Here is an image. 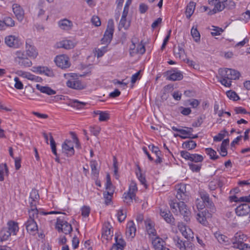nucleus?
I'll return each mask as SVG.
<instances>
[{
	"mask_svg": "<svg viewBox=\"0 0 250 250\" xmlns=\"http://www.w3.org/2000/svg\"><path fill=\"white\" fill-rule=\"evenodd\" d=\"M219 75L220 78L219 82L221 84L226 87H230L231 85V80L238 79L240 73L235 69L225 68L219 70Z\"/></svg>",
	"mask_w": 250,
	"mask_h": 250,
	"instance_id": "nucleus-1",
	"label": "nucleus"
},
{
	"mask_svg": "<svg viewBox=\"0 0 250 250\" xmlns=\"http://www.w3.org/2000/svg\"><path fill=\"white\" fill-rule=\"evenodd\" d=\"M248 239L247 236L241 232L236 233L230 239V243L233 244V248L240 250H250V245L246 244L244 242Z\"/></svg>",
	"mask_w": 250,
	"mask_h": 250,
	"instance_id": "nucleus-2",
	"label": "nucleus"
},
{
	"mask_svg": "<svg viewBox=\"0 0 250 250\" xmlns=\"http://www.w3.org/2000/svg\"><path fill=\"white\" fill-rule=\"evenodd\" d=\"M14 61L17 64L22 67H28L32 65V62L26 57L24 52L21 51L16 52Z\"/></svg>",
	"mask_w": 250,
	"mask_h": 250,
	"instance_id": "nucleus-3",
	"label": "nucleus"
},
{
	"mask_svg": "<svg viewBox=\"0 0 250 250\" xmlns=\"http://www.w3.org/2000/svg\"><path fill=\"white\" fill-rule=\"evenodd\" d=\"M114 22L112 19H109L108 21L106 30L104 34L103 38L101 39L102 44L108 45L112 40L114 32Z\"/></svg>",
	"mask_w": 250,
	"mask_h": 250,
	"instance_id": "nucleus-4",
	"label": "nucleus"
},
{
	"mask_svg": "<svg viewBox=\"0 0 250 250\" xmlns=\"http://www.w3.org/2000/svg\"><path fill=\"white\" fill-rule=\"evenodd\" d=\"M56 227L59 231H62L65 234L70 233L72 230V226L70 224L60 218L57 219Z\"/></svg>",
	"mask_w": 250,
	"mask_h": 250,
	"instance_id": "nucleus-5",
	"label": "nucleus"
},
{
	"mask_svg": "<svg viewBox=\"0 0 250 250\" xmlns=\"http://www.w3.org/2000/svg\"><path fill=\"white\" fill-rule=\"evenodd\" d=\"M62 152L66 155L67 156L70 157L74 154V146L71 140H65L62 144Z\"/></svg>",
	"mask_w": 250,
	"mask_h": 250,
	"instance_id": "nucleus-6",
	"label": "nucleus"
},
{
	"mask_svg": "<svg viewBox=\"0 0 250 250\" xmlns=\"http://www.w3.org/2000/svg\"><path fill=\"white\" fill-rule=\"evenodd\" d=\"M55 62L56 65L62 69L67 68L70 66L69 58L65 55L57 56Z\"/></svg>",
	"mask_w": 250,
	"mask_h": 250,
	"instance_id": "nucleus-7",
	"label": "nucleus"
},
{
	"mask_svg": "<svg viewBox=\"0 0 250 250\" xmlns=\"http://www.w3.org/2000/svg\"><path fill=\"white\" fill-rule=\"evenodd\" d=\"M177 194L176 197L179 200L186 201L188 199V193L186 191V185L180 184L177 186Z\"/></svg>",
	"mask_w": 250,
	"mask_h": 250,
	"instance_id": "nucleus-8",
	"label": "nucleus"
},
{
	"mask_svg": "<svg viewBox=\"0 0 250 250\" xmlns=\"http://www.w3.org/2000/svg\"><path fill=\"white\" fill-rule=\"evenodd\" d=\"M66 85L69 88L76 90L83 89L86 87L85 84L78 79H74L67 81Z\"/></svg>",
	"mask_w": 250,
	"mask_h": 250,
	"instance_id": "nucleus-9",
	"label": "nucleus"
},
{
	"mask_svg": "<svg viewBox=\"0 0 250 250\" xmlns=\"http://www.w3.org/2000/svg\"><path fill=\"white\" fill-rule=\"evenodd\" d=\"M26 55L29 57L35 59L38 56V53L35 47L32 44L31 41L28 40L26 42Z\"/></svg>",
	"mask_w": 250,
	"mask_h": 250,
	"instance_id": "nucleus-10",
	"label": "nucleus"
},
{
	"mask_svg": "<svg viewBox=\"0 0 250 250\" xmlns=\"http://www.w3.org/2000/svg\"><path fill=\"white\" fill-rule=\"evenodd\" d=\"M166 73L167 75H168V76L167 78V79L169 81H180L183 78V75L181 72L176 71L174 69L167 71Z\"/></svg>",
	"mask_w": 250,
	"mask_h": 250,
	"instance_id": "nucleus-11",
	"label": "nucleus"
},
{
	"mask_svg": "<svg viewBox=\"0 0 250 250\" xmlns=\"http://www.w3.org/2000/svg\"><path fill=\"white\" fill-rule=\"evenodd\" d=\"M179 210L183 216L185 221L188 222L190 220V212L183 201L179 203Z\"/></svg>",
	"mask_w": 250,
	"mask_h": 250,
	"instance_id": "nucleus-12",
	"label": "nucleus"
},
{
	"mask_svg": "<svg viewBox=\"0 0 250 250\" xmlns=\"http://www.w3.org/2000/svg\"><path fill=\"white\" fill-rule=\"evenodd\" d=\"M235 212L238 216H245L250 213V206L248 204H242L235 208Z\"/></svg>",
	"mask_w": 250,
	"mask_h": 250,
	"instance_id": "nucleus-13",
	"label": "nucleus"
},
{
	"mask_svg": "<svg viewBox=\"0 0 250 250\" xmlns=\"http://www.w3.org/2000/svg\"><path fill=\"white\" fill-rule=\"evenodd\" d=\"M208 3L211 6H213L212 9L214 13L223 11L225 8V3H222L220 0H208Z\"/></svg>",
	"mask_w": 250,
	"mask_h": 250,
	"instance_id": "nucleus-14",
	"label": "nucleus"
},
{
	"mask_svg": "<svg viewBox=\"0 0 250 250\" xmlns=\"http://www.w3.org/2000/svg\"><path fill=\"white\" fill-rule=\"evenodd\" d=\"M12 9L17 20L20 21H21L24 18V15L23 9L20 5L15 3L12 6Z\"/></svg>",
	"mask_w": 250,
	"mask_h": 250,
	"instance_id": "nucleus-15",
	"label": "nucleus"
},
{
	"mask_svg": "<svg viewBox=\"0 0 250 250\" xmlns=\"http://www.w3.org/2000/svg\"><path fill=\"white\" fill-rule=\"evenodd\" d=\"M5 43L9 47L17 48L19 46V40L15 36L10 35L5 39Z\"/></svg>",
	"mask_w": 250,
	"mask_h": 250,
	"instance_id": "nucleus-16",
	"label": "nucleus"
},
{
	"mask_svg": "<svg viewBox=\"0 0 250 250\" xmlns=\"http://www.w3.org/2000/svg\"><path fill=\"white\" fill-rule=\"evenodd\" d=\"M200 197L202 200V202L204 203L205 206L210 209H213L214 205L213 202L210 199L209 195L206 192L201 191L200 192Z\"/></svg>",
	"mask_w": 250,
	"mask_h": 250,
	"instance_id": "nucleus-17",
	"label": "nucleus"
},
{
	"mask_svg": "<svg viewBox=\"0 0 250 250\" xmlns=\"http://www.w3.org/2000/svg\"><path fill=\"white\" fill-rule=\"evenodd\" d=\"M210 217L211 214L209 213L208 211L205 210L203 211L199 212L197 214L196 218L200 223L206 225L207 223V218Z\"/></svg>",
	"mask_w": 250,
	"mask_h": 250,
	"instance_id": "nucleus-18",
	"label": "nucleus"
},
{
	"mask_svg": "<svg viewBox=\"0 0 250 250\" xmlns=\"http://www.w3.org/2000/svg\"><path fill=\"white\" fill-rule=\"evenodd\" d=\"M160 214L167 223L172 225L174 224L175 219L168 210H162L161 209Z\"/></svg>",
	"mask_w": 250,
	"mask_h": 250,
	"instance_id": "nucleus-19",
	"label": "nucleus"
},
{
	"mask_svg": "<svg viewBox=\"0 0 250 250\" xmlns=\"http://www.w3.org/2000/svg\"><path fill=\"white\" fill-rule=\"evenodd\" d=\"M25 226L27 231L29 233H35L38 230V226L35 220L28 219Z\"/></svg>",
	"mask_w": 250,
	"mask_h": 250,
	"instance_id": "nucleus-20",
	"label": "nucleus"
},
{
	"mask_svg": "<svg viewBox=\"0 0 250 250\" xmlns=\"http://www.w3.org/2000/svg\"><path fill=\"white\" fill-rule=\"evenodd\" d=\"M151 240L153 248L155 250H162L165 243L162 238L159 236H156L154 238H152Z\"/></svg>",
	"mask_w": 250,
	"mask_h": 250,
	"instance_id": "nucleus-21",
	"label": "nucleus"
},
{
	"mask_svg": "<svg viewBox=\"0 0 250 250\" xmlns=\"http://www.w3.org/2000/svg\"><path fill=\"white\" fill-rule=\"evenodd\" d=\"M136 227L132 221H129L126 225V235L133 238L135 234Z\"/></svg>",
	"mask_w": 250,
	"mask_h": 250,
	"instance_id": "nucleus-22",
	"label": "nucleus"
},
{
	"mask_svg": "<svg viewBox=\"0 0 250 250\" xmlns=\"http://www.w3.org/2000/svg\"><path fill=\"white\" fill-rule=\"evenodd\" d=\"M215 237L220 244L228 245L230 244V239L227 236L221 234L219 232H216L214 234Z\"/></svg>",
	"mask_w": 250,
	"mask_h": 250,
	"instance_id": "nucleus-23",
	"label": "nucleus"
},
{
	"mask_svg": "<svg viewBox=\"0 0 250 250\" xmlns=\"http://www.w3.org/2000/svg\"><path fill=\"white\" fill-rule=\"evenodd\" d=\"M58 48H63L65 49H70L74 47L75 44L71 40H64L57 43Z\"/></svg>",
	"mask_w": 250,
	"mask_h": 250,
	"instance_id": "nucleus-24",
	"label": "nucleus"
},
{
	"mask_svg": "<svg viewBox=\"0 0 250 250\" xmlns=\"http://www.w3.org/2000/svg\"><path fill=\"white\" fill-rule=\"evenodd\" d=\"M58 25L61 29L65 30H69L71 29L73 26V23L71 21L66 19H64L58 22Z\"/></svg>",
	"mask_w": 250,
	"mask_h": 250,
	"instance_id": "nucleus-25",
	"label": "nucleus"
},
{
	"mask_svg": "<svg viewBox=\"0 0 250 250\" xmlns=\"http://www.w3.org/2000/svg\"><path fill=\"white\" fill-rule=\"evenodd\" d=\"M36 88L42 93L46 94L48 95H54L56 93V91L51 89L49 86H44L37 84L36 85Z\"/></svg>",
	"mask_w": 250,
	"mask_h": 250,
	"instance_id": "nucleus-26",
	"label": "nucleus"
},
{
	"mask_svg": "<svg viewBox=\"0 0 250 250\" xmlns=\"http://www.w3.org/2000/svg\"><path fill=\"white\" fill-rule=\"evenodd\" d=\"M174 53L176 57H179L180 59L186 61L185 50L182 46L178 45L177 47H174Z\"/></svg>",
	"mask_w": 250,
	"mask_h": 250,
	"instance_id": "nucleus-27",
	"label": "nucleus"
},
{
	"mask_svg": "<svg viewBox=\"0 0 250 250\" xmlns=\"http://www.w3.org/2000/svg\"><path fill=\"white\" fill-rule=\"evenodd\" d=\"M130 25V21H126V16H124H124L122 15L118 26L119 30H121L123 28L127 30Z\"/></svg>",
	"mask_w": 250,
	"mask_h": 250,
	"instance_id": "nucleus-28",
	"label": "nucleus"
},
{
	"mask_svg": "<svg viewBox=\"0 0 250 250\" xmlns=\"http://www.w3.org/2000/svg\"><path fill=\"white\" fill-rule=\"evenodd\" d=\"M8 227L6 228L8 229V231L13 233V235H16L17 231L19 230V227L17 223L14 221H9L7 223Z\"/></svg>",
	"mask_w": 250,
	"mask_h": 250,
	"instance_id": "nucleus-29",
	"label": "nucleus"
},
{
	"mask_svg": "<svg viewBox=\"0 0 250 250\" xmlns=\"http://www.w3.org/2000/svg\"><path fill=\"white\" fill-rule=\"evenodd\" d=\"M196 6V3L193 1H190L187 6L186 10V17L188 19H189L192 15L193 14L195 8Z\"/></svg>",
	"mask_w": 250,
	"mask_h": 250,
	"instance_id": "nucleus-30",
	"label": "nucleus"
},
{
	"mask_svg": "<svg viewBox=\"0 0 250 250\" xmlns=\"http://www.w3.org/2000/svg\"><path fill=\"white\" fill-rule=\"evenodd\" d=\"M173 240L175 246L180 250H186V242L181 240L179 236H174Z\"/></svg>",
	"mask_w": 250,
	"mask_h": 250,
	"instance_id": "nucleus-31",
	"label": "nucleus"
},
{
	"mask_svg": "<svg viewBox=\"0 0 250 250\" xmlns=\"http://www.w3.org/2000/svg\"><path fill=\"white\" fill-rule=\"evenodd\" d=\"M229 139H226L223 141L221 145L220 150L221 151L220 154L222 157H225L227 155V146L229 145Z\"/></svg>",
	"mask_w": 250,
	"mask_h": 250,
	"instance_id": "nucleus-32",
	"label": "nucleus"
},
{
	"mask_svg": "<svg viewBox=\"0 0 250 250\" xmlns=\"http://www.w3.org/2000/svg\"><path fill=\"white\" fill-rule=\"evenodd\" d=\"M8 174V169L6 164L0 165V181L4 180V176H7Z\"/></svg>",
	"mask_w": 250,
	"mask_h": 250,
	"instance_id": "nucleus-33",
	"label": "nucleus"
},
{
	"mask_svg": "<svg viewBox=\"0 0 250 250\" xmlns=\"http://www.w3.org/2000/svg\"><path fill=\"white\" fill-rule=\"evenodd\" d=\"M138 171H136V174L138 177L139 180L140 181L141 184L144 185L145 188H147V184L145 178V176L141 173V170L140 167L138 165L137 166Z\"/></svg>",
	"mask_w": 250,
	"mask_h": 250,
	"instance_id": "nucleus-34",
	"label": "nucleus"
},
{
	"mask_svg": "<svg viewBox=\"0 0 250 250\" xmlns=\"http://www.w3.org/2000/svg\"><path fill=\"white\" fill-rule=\"evenodd\" d=\"M146 230L148 234L149 235V238L152 239V238H154L157 235V232L155 229L152 227V225L148 223L146 226Z\"/></svg>",
	"mask_w": 250,
	"mask_h": 250,
	"instance_id": "nucleus-35",
	"label": "nucleus"
},
{
	"mask_svg": "<svg viewBox=\"0 0 250 250\" xmlns=\"http://www.w3.org/2000/svg\"><path fill=\"white\" fill-rule=\"evenodd\" d=\"M86 104V103L80 102L77 100H73L70 102L68 105L77 108V109H81Z\"/></svg>",
	"mask_w": 250,
	"mask_h": 250,
	"instance_id": "nucleus-36",
	"label": "nucleus"
},
{
	"mask_svg": "<svg viewBox=\"0 0 250 250\" xmlns=\"http://www.w3.org/2000/svg\"><path fill=\"white\" fill-rule=\"evenodd\" d=\"M6 228H3L0 231V242L6 240L11 235V232H9Z\"/></svg>",
	"mask_w": 250,
	"mask_h": 250,
	"instance_id": "nucleus-37",
	"label": "nucleus"
},
{
	"mask_svg": "<svg viewBox=\"0 0 250 250\" xmlns=\"http://www.w3.org/2000/svg\"><path fill=\"white\" fill-rule=\"evenodd\" d=\"M206 153L209 156L210 159L211 160H217L219 156L217 155L216 152L211 148H207L205 149Z\"/></svg>",
	"mask_w": 250,
	"mask_h": 250,
	"instance_id": "nucleus-38",
	"label": "nucleus"
},
{
	"mask_svg": "<svg viewBox=\"0 0 250 250\" xmlns=\"http://www.w3.org/2000/svg\"><path fill=\"white\" fill-rule=\"evenodd\" d=\"M228 131L224 129L218 134L217 135L213 137V141L215 142H219L222 141L226 136H228Z\"/></svg>",
	"mask_w": 250,
	"mask_h": 250,
	"instance_id": "nucleus-39",
	"label": "nucleus"
},
{
	"mask_svg": "<svg viewBox=\"0 0 250 250\" xmlns=\"http://www.w3.org/2000/svg\"><path fill=\"white\" fill-rule=\"evenodd\" d=\"M197 145L195 141L192 140H189L186 141L183 144V146L188 150H192L194 149Z\"/></svg>",
	"mask_w": 250,
	"mask_h": 250,
	"instance_id": "nucleus-40",
	"label": "nucleus"
},
{
	"mask_svg": "<svg viewBox=\"0 0 250 250\" xmlns=\"http://www.w3.org/2000/svg\"><path fill=\"white\" fill-rule=\"evenodd\" d=\"M191 35L194 39L195 42H198L200 40V34L198 31L197 27L193 26L191 29Z\"/></svg>",
	"mask_w": 250,
	"mask_h": 250,
	"instance_id": "nucleus-41",
	"label": "nucleus"
},
{
	"mask_svg": "<svg viewBox=\"0 0 250 250\" xmlns=\"http://www.w3.org/2000/svg\"><path fill=\"white\" fill-rule=\"evenodd\" d=\"M97 163L93 160L90 162L92 174L97 177L99 175V170L97 169Z\"/></svg>",
	"mask_w": 250,
	"mask_h": 250,
	"instance_id": "nucleus-42",
	"label": "nucleus"
},
{
	"mask_svg": "<svg viewBox=\"0 0 250 250\" xmlns=\"http://www.w3.org/2000/svg\"><path fill=\"white\" fill-rule=\"evenodd\" d=\"M28 212L29 216V219L35 220V218L38 217L39 212L37 208H34V209H30Z\"/></svg>",
	"mask_w": 250,
	"mask_h": 250,
	"instance_id": "nucleus-43",
	"label": "nucleus"
},
{
	"mask_svg": "<svg viewBox=\"0 0 250 250\" xmlns=\"http://www.w3.org/2000/svg\"><path fill=\"white\" fill-rule=\"evenodd\" d=\"M40 74H44L48 77H52L54 76L53 71L47 67L42 66Z\"/></svg>",
	"mask_w": 250,
	"mask_h": 250,
	"instance_id": "nucleus-44",
	"label": "nucleus"
},
{
	"mask_svg": "<svg viewBox=\"0 0 250 250\" xmlns=\"http://www.w3.org/2000/svg\"><path fill=\"white\" fill-rule=\"evenodd\" d=\"M182 235L188 240H192L194 238L193 233L191 230L188 228L182 233Z\"/></svg>",
	"mask_w": 250,
	"mask_h": 250,
	"instance_id": "nucleus-45",
	"label": "nucleus"
},
{
	"mask_svg": "<svg viewBox=\"0 0 250 250\" xmlns=\"http://www.w3.org/2000/svg\"><path fill=\"white\" fill-rule=\"evenodd\" d=\"M204 160L203 157L199 154H192L190 157V161L195 163L202 162Z\"/></svg>",
	"mask_w": 250,
	"mask_h": 250,
	"instance_id": "nucleus-46",
	"label": "nucleus"
},
{
	"mask_svg": "<svg viewBox=\"0 0 250 250\" xmlns=\"http://www.w3.org/2000/svg\"><path fill=\"white\" fill-rule=\"evenodd\" d=\"M135 197V195L133 193L127 192V193H125L124 194V202L127 204H129L132 202V199Z\"/></svg>",
	"mask_w": 250,
	"mask_h": 250,
	"instance_id": "nucleus-47",
	"label": "nucleus"
},
{
	"mask_svg": "<svg viewBox=\"0 0 250 250\" xmlns=\"http://www.w3.org/2000/svg\"><path fill=\"white\" fill-rule=\"evenodd\" d=\"M50 136V146L52 149V151L53 153L57 156V149H56V143L54 140L53 136H52L51 133H49Z\"/></svg>",
	"mask_w": 250,
	"mask_h": 250,
	"instance_id": "nucleus-48",
	"label": "nucleus"
},
{
	"mask_svg": "<svg viewBox=\"0 0 250 250\" xmlns=\"http://www.w3.org/2000/svg\"><path fill=\"white\" fill-rule=\"evenodd\" d=\"M226 94L229 99L233 100V101H237L239 99V96L234 91L229 90L227 92Z\"/></svg>",
	"mask_w": 250,
	"mask_h": 250,
	"instance_id": "nucleus-49",
	"label": "nucleus"
},
{
	"mask_svg": "<svg viewBox=\"0 0 250 250\" xmlns=\"http://www.w3.org/2000/svg\"><path fill=\"white\" fill-rule=\"evenodd\" d=\"M115 243L114 244L123 249L125 245L124 240L119 236H115Z\"/></svg>",
	"mask_w": 250,
	"mask_h": 250,
	"instance_id": "nucleus-50",
	"label": "nucleus"
},
{
	"mask_svg": "<svg viewBox=\"0 0 250 250\" xmlns=\"http://www.w3.org/2000/svg\"><path fill=\"white\" fill-rule=\"evenodd\" d=\"M107 46H103L101 49L98 48L95 49V55L98 58L102 57L104 54L107 51Z\"/></svg>",
	"mask_w": 250,
	"mask_h": 250,
	"instance_id": "nucleus-51",
	"label": "nucleus"
},
{
	"mask_svg": "<svg viewBox=\"0 0 250 250\" xmlns=\"http://www.w3.org/2000/svg\"><path fill=\"white\" fill-rule=\"evenodd\" d=\"M4 24L7 26L12 27L15 25V21L13 19L9 17H5L3 20Z\"/></svg>",
	"mask_w": 250,
	"mask_h": 250,
	"instance_id": "nucleus-52",
	"label": "nucleus"
},
{
	"mask_svg": "<svg viewBox=\"0 0 250 250\" xmlns=\"http://www.w3.org/2000/svg\"><path fill=\"white\" fill-rule=\"evenodd\" d=\"M30 198L32 201H36L39 198L38 191L36 189H32L30 192Z\"/></svg>",
	"mask_w": 250,
	"mask_h": 250,
	"instance_id": "nucleus-53",
	"label": "nucleus"
},
{
	"mask_svg": "<svg viewBox=\"0 0 250 250\" xmlns=\"http://www.w3.org/2000/svg\"><path fill=\"white\" fill-rule=\"evenodd\" d=\"M100 113L101 114L99 118V120L100 122L107 121L109 119V114L107 112L103 111V112Z\"/></svg>",
	"mask_w": 250,
	"mask_h": 250,
	"instance_id": "nucleus-54",
	"label": "nucleus"
},
{
	"mask_svg": "<svg viewBox=\"0 0 250 250\" xmlns=\"http://www.w3.org/2000/svg\"><path fill=\"white\" fill-rule=\"evenodd\" d=\"M126 217V213H124L123 209H120L118 211L117 217L120 222H122L125 220Z\"/></svg>",
	"mask_w": 250,
	"mask_h": 250,
	"instance_id": "nucleus-55",
	"label": "nucleus"
},
{
	"mask_svg": "<svg viewBox=\"0 0 250 250\" xmlns=\"http://www.w3.org/2000/svg\"><path fill=\"white\" fill-rule=\"evenodd\" d=\"M188 166L190 169L193 172H198L200 170L201 168V165H196L193 163H189Z\"/></svg>",
	"mask_w": 250,
	"mask_h": 250,
	"instance_id": "nucleus-56",
	"label": "nucleus"
},
{
	"mask_svg": "<svg viewBox=\"0 0 250 250\" xmlns=\"http://www.w3.org/2000/svg\"><path fill=\"white\" fill-rule=\"evenodd\" d=\"M14 81L15 83L14 85L15 87L17 89H22L23 88V85L18 77H15L14 78Z\"/></svg>",
	"mask_w": 250,
	"mask_h": 250,
	"instance_id": "nucleus-57",
	"label": "nucleus"
},
{
	"mask_svg": "<svg viewBox=\"0 0 250 250\" xmlns=\"http://www.w3.org/2000/svg\"><path fill=\"white\" fill-rule=\"evenodd\" d=\"M225 4V7L229 10H232L235 7V2L233 0H229L226 2Z\"/></svg>",
	"mask_w": 250,
	"mask_h": 250,
	"instance_id": "nucleus-58",
	"label": "nucleus"
},
{
	"mask_svg": "<svg viewBox=\"0 0 250 250\" xmlns=\"http://www.w3.org/2000/svg\"><path fill=\"white\" fill-rule=\"evenodd\" d=\"M112 193L107 192V193H104V198L105 199L104 203L106 205H108L111 202V197Z\"/></svg>",
	"mask_w": 250,
	"mask_h": 250,
	"instance_id": "nucleus-59",
	"label": "nucleus"
},
{
	"mask_svg": "<svg viewBox=\"0 0 250 250\" xmlns=\"http://www.w3.org/2000/svg\"><path fill=\"white\" fill-rule=\"evenodd\" d=\"M137 190V187L136 184L133 182H132L129 188L128 192L131 194L133 193L135 196V192Z\"/></svg>",
	"mask_w": 250,
	"mask_h": 250,
	"instance_id": "nucleus-60",
	"label": "nucleus"
},
{
	"mask_svg": "<svg viewBox=\"0 0 250 250\" xmlns=\"http://www.w3.org/2000/svg\"><path fill=\"white\" fill-rule=\"evenodd\" d=\"M90 208L87 206H83L82 208V215L83 217L88 216L90 213Z\"/></svg>",
	"mask_w": 250,
	"mask_h": 250,
	"instance_id": "nucleus-61",
	"label": "nucleus"
},
{
	"mask_svg": "<svg viewBox=\"0 0 250 250\" xmlns=\"http://www.w3.org/2000/svg\"><path fill=\"white\" fill-rule=\"evenodd\" d=\"M91 22L96 26H99L101 24L100 18L96 16H93L91 19Z\"/></svg>",
	"mask_w": 250,
	"mask_h": 250,
	"instance_id": "nucleus-62",
	"label": "nucleus"
},
{
	"mask_svg": "<svg viewBox=\"0 0 250 250\" xmlns=\"http://www.w3.org/2000/svg\"><path fill=\"white\" fill-rule=\"evenodd\" d=\"M204 119V117L202 116H200L198 117L197 119V120L193 123L192 126L193 127H198L200 126L201 124L203 123V119Z\"/></svg>",
	"mask_w": 250,
	"mask_h": 250,
	"instance_id": "nucleus-63",
	"label": "nucleus"
},
{
	"mask_svg": "<svg viewBox=\"0 0 250 250\" xmlns=\"http://www.w3.org/2000/svg\"><path fill=\"white\" fill-rule=\"evenodd\" d=\"M181 156L186 160H190V157L192 154L189 153L187 151H181L180 152Z\"/></svg>",
	"mask_w": 250,
	"mask_h": 250,
	"instance_id": "nucleus-64",
	"label": "nucleus"
}]
</instances>
